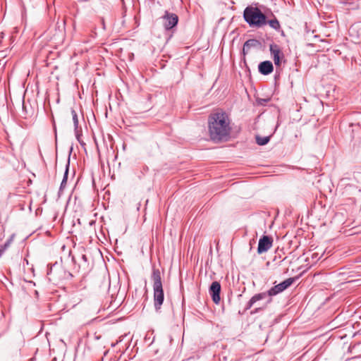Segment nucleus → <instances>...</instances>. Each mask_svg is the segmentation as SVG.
Masks as SVG:
<instances>
[{
    "instance_id": "1",
    "label": "nucleus",
    "mask_w": 361,
    "mask_h": 361,
    "mask_svg": "<svg viewBox=\"0 0 361 361\" xmlns=\"http://www.w3.org/2000/svg\"><path fill=\"white\" fill-rule=\"evenodd\" d=\"M209 133L212 140L226 141L231 132V120L224 111L212 114L208 118Z\"/></svg>"
},
{
    "instance_id": "2",
    "label": "nucleus",
    "mask_w": 361,
    "mask_h": 361,
    "mask_svg": "<svg viewBox=\"0 0 361 361\" xmlns=\"http://www.w3.org/2000/svg\"><path fill=\"white\" fill-rule=\"evenodd\" d=\"M153 288L154 305L156 311H159L164 300V293L161 281V274L159 269L152 267L151 275Z\"/></svg>"
},
{
    "instance_id": "3",
    "label": "nucleus",
    "mask_w": 361,
    "mask_h": 361,
    "mask_svg": "<svg viewBox=\"0 0 361 361\" xmlns=\"http://www.w3.org/2000/svg\"><path fill=\"white\" fill-rule=\"evenodd\" d=\"M243 18L250 27H261L267 24L266 16L257 7H246Z\"/></svg>"
},
{
    "instance_id": "4",
    "label": "nucleus",
    "mask_w": 361,
    "mask_h": 361,
    "mask_svg": "<svg viewBox=\"0 0 361 361\" xmlns=\"http://www.w3.org/2000/svg\"><path fill=\"white\" fill-rule=\"evenodd\" d=\"M293 282H294L293 278H288V279H286L283 282L271 288L267 291L268 295L270 297H272V296H274V295L283 292L287 288L290 286Z\"/></svg>"
},
{
    "instance_id": "5",
    "label": "nucleus",
    "mask_w": 361,
    "mask_h": 361,
    "mask_svg": "<svg viewBox=\"0 0 361 361\" xmlns=\"http://www.w3.org/2000/svg\"><path fill=\"white\" fill-rule=\"evenodd\" d=\"M164 27L169 30L175 27L178 22V17L176 14L166 11L162 17Z\"/></svg>"
},
{
    "instance_id": "6",
    "label": "nucleus",
    "mask_w": 361,
    "mask_h": 361,
    "mask_svg": "<svg viewBox=\"0 0 361 361\" xmlns=\"http://www.w3.org/2000/svg\"><path fill=\"white\" fill-rule=\"evenodd\" d=\"M269 49L274 64L276 66H280L281 64V59L284 58L283 53L281 51L279 47L274 44H270Z\"/></svg>"
},
{
    "instance_id": "7",
    "label": "nucleus",
    "mask_w": 361,
    "mask_h": 361,
    "mask_svg": "<svg viewBox=\"0 0 361 361\" xmlns=\"http://www.w3.org/2000/svg\"><path fill=\"white\" fill-rule=\"evenodd\" d=\"M273 240L268 235H263L259 240L257 252L262 254L267 252L272 246Z\"/></svg>"
},
{
    "instance_id": "8",
    "label": "nucleus",
    "mask_w": 361,
    "mask_h": 361,
    "mask_svg": "<svg viewBox=\"0 0 361 361\" xmlns=\"http://www.w3.org/2000/svg\"><path fill=\"white\" fill-rule=\"evenodd\" d=\"M221 285L218 281L212 283L209 288V293L214 303L218 304L220 301Z\"/></svg>"
},
{
    "instance_id": "9",
    "label": "nucleus",
    "mask_w": 361,
    "mask_h": 361,
    "mask_svg": "<svg viewBox=\"0 0 361 361\" xmlns=\"http://www.w3.org/2000/svg\"><path fill=\"white\" fill-rule=\"evenodd\" d=\"M258 69L261 74L267 75L273 71L274 67L270 61H264L259 64Z\"/></svg>"
},
{
    "instance_id": "10",
    "label": "nucleus",
    "mask_w": 361,
    "mask_h": 361,
    "mask_svg": "<svg viewBox=\"0 0 361 361\" xmlns=\"http://www.w3.org/2000/svg\"><path fill=\"white\" fill-rule=\"evenodd\" d=\"M267 295H268L267 292H263V293L255 294L247 302V303L246 304V306L245 307V310H250L257 301L264 299Z\"/></svg>"
},
{
    "instance_id": "11",
    "label": "nucleus",
    "mask_w": 361,
    "mask_h": 361,
    "mask_svg": "<svg viewBox=\"0 0 361 361\" xmlns=\"http://www.w3.org/2000/svg\"><path fill=\"white\" fill-rule=\"evenodd\" d=\"M350 35H355L357 38H361V23L353 24L350 27Z\"/></svg>"
},
{
    "instance_id": "12",
    "label": "nucleus",
    "mask_w": 361,
    "mask_h": 361,
    "mask_svg": "<svg viewBox=\"0 0 361 361\" xmlns=\"http://www.w3.org/2000/svg\"><path fill=\"white\" fill-rule=\"evenodd\" d=\"M71 114H72L73 121V124H74V130H75V136H76V138L78 139V140H79L80 135L78 131L79 122H78V114L73 109H71Z\"/></svg>"
},
{
    "instance_id": "13",
    "label": "nucleus",
    "mask_w": 361,
    "mask_h": 361,
    "mask_svg": "<svg viewBox=\"0 0 361 361\" xmlns=\"http://www.w3.org/2000/svg\"><path fill=\"white\" fill-rule=\"evenodd\" d=\"M14 235L10 236V238L5 242V243L0 247V258L5 252V251L10 247L11 244L13 240Z\"/></svg>"
},
{
    "instance_id": "14",
    "label": "nucleus",
    "mask_w": 361,
    "mask_h": 361,
    "mask_svg": "<svg viewBox=\"0 0 361 361\" xmlns=\"http://www.w3.org/2000/svg\"><path fill=\"white\" fill-rule=\"evenodd\" d=\"M267 24H268L271 28L274 29L276 31L281 29L280 23L276 18L271 19L268 21L267 20Z\"/></svg>"
},
{
    "instance_id": "15",
    "label": "nucleus",
    "mask_w": 361,
    "mask_h": 361,
    "mask_svg": "<svg viewBox=\"0 0 361 361\" xmlns=\"http://www.w3.org/2000/svg\"><path fill=\"white\" fill-rule=\"evenodd\" d=\"M255 139L257 145H264L269 142L270 136L261 137L259 135H256Z\"/></svg>"
},
{
    "instance_id": "16",
    "label": "nucleus",
    "mask_w": 361,
    "mask_h": 361,
    "mask_svg": "<svg viewBox=\"0 0 361 361\" xmlns=\"http://www.w3.org/2000/svg\"><path fill=\"white\" fill-rule=\"evenodd\" d=\"M68 167H69V161H68V163L66 164V171L64 172L63 180L61 183L60 188L62 189L64 188L66 185L67 178H68Z\"/></svg>"
},
{
    "instance_id": "17",
    "label": "nucleus",
    "mask_w": 361,
    "mask_h": 361,
    "mask_svg": "<svg viewBox=\"0 0 361 361\" xmlns=\"http://www.w3.org/2000/svg\"><path fill=\"white\" fill-rule=\"evenodd\" d=\"M257 43V40L256 39H249L246 41L243 46V51H245V49H250L251 47L255 46Z\"/></svg>"
},
{
    "instance_id": "18",
    "label": "nucleus",
    "mask_w": 361,
    "mask_h": 361,
    "mask_svg": "<svg viewBox=\"0 0 361 361\" xmlns=\"http://www.w3.org/2000/svg\"><path fill=\"white\" fill-rule=\"evenodd\" d=\"M355 350V345L351 346V345L349 346V351L350 353H354V350ZM356 352H355V353Z\"/></svg>"
},
{
    "instance_id": "19",
    "label": "nucleus",
    "mask_w": 361,
    "mask_h": 361,
    "mask_svg": "<svg viewBox=\"0 0 361 361\" xmlns=\"http://www.w3.org/2000/svg\"><path fill=\"white\" fill-rule=\"evenodd\" d=\"M102 23L103 28L105 29V23H104V19H102Z\"/></svg>"
},
{
    "instance_id": "20",
    "label": "nucleus",
    "mask_w": 361,
    "mask_h": 361,
    "mask_svg": "<svg viewBox=\"0 0 361 361\" xmlns=\"http://www.w3.org/2000/svg\"><path fill=\"white\" fill-rule=\"evenodd\" d=\"M346 335L340 336L339 338L341 339L345 338Z\"/></svg>"
},
{
    "instance_id": "21",
    "label": "nucleus",
    "mask_w": 361,
    "mask_h": 361,
    "mask_svg": "<svg viewBox=\"0 0 361 361\" xmlns=\"http://www.w3.org/2000/svg\"><path fill=\"white\" fill-rule=\"evenodd\" d=\"M117 343H118V341H116V343H112L111 344V345L112 347H114Z\"/></svg>"
},
{
    "instance_id": "22",
    "label": "nucleus",
    "mask_w": 361,
    "mask_h": 361,
    "mask_svg": "<svg viewBox=\"0 0 361 361\" xmlns=\"http://www.w3.org/2000/svg\"><path fill=\"white\" fill-rule=\"evenodd\" d=\"M35 294L36 296H38V291L37 290H35Z\"/></svg>"
},
{
    "instance_id": "23",
    "label": "nucleus",
    "mask_w": 361,
    "mask_h": 361,
    "mask_svg": "<svg viewBox=\"0 0 361 361\" xmlns=\"http://www.w3.org/2000/svg\"><path fill=\"white\" fill-rule=\"evenodd\" d=\"M331 337H332V336H331H331H328V338H331Z\"/></svg>"
}]
</instances>
